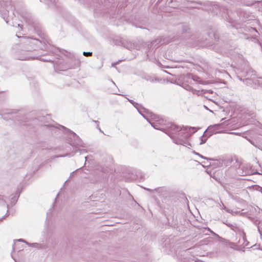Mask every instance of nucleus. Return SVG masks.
<instances>
[{
  "instance_id": "nucleus-1",
  "label": "nucleus",
  "mask_w": 262,
  "mask_h": 262,
  "mask_svg": "<svg viewBox=\"0 0 262 262\" xmlns=\"http://www.w3.org/2000/svg\"><path fill=\"white\" fill-rule=\"evenodd\" d=\"M196 154L200 156L202 158L214 161V165L217 167H227L231 166L226 171L227 176L231 177L238 173L237 170L240 167V163L237 160L233 159L228 157H222L219 159H213L203 157L199 153H196Z\"/></svg>"
},
{
  "instance_id": "nucleus-2",
  "label": "nucleus",
  "mask_w": 262,
  "mask_h": 262,
  "mask_svg": "<svg viewBox=\"0 0 262 262\" xmlns=\"http://www.w3.org/2000/svg\"><path fill=\"white\" fill-rule=\"evenodd\" d=\"M233 243H230L231 248L237 250H240L247 246L249 242L246 239L245 233L242 230H239L236 234V237L233 239Z\"/></svg>"
},
{
  "instance_id": "nucleus-3",
  "label": "nucleus",
  "mask_w": 262,
  "mask_h": 262,
  "mask_svg": "<svg viewBox=\"0 0 262 262\" xmlns=\"http://www.w3.org/2000/svg\"><path fill=\"white\" fill-rule=\"evenodd\" d=\"M169 130L171 132L172 134H175L177 132H180L182 131V133L186 134L185 136V137H188L191 135V133H190L189 132L191 129L194 130L192 133H195L196 131L195 127H181L178 125H177L174 124L170 123L169 124V126H168Z\"/></svg>"
},
{
  "instance_id": "nucleus-4",
  "label": "nucleus",
  "mask_w": 262,
  "mask_h": 262,
  "mask_svg": "<svg viewBox=\"0 0 262 262\" xmlns=\"http://www.w3.org/2000/svg\"><path fill=\"white\" fill-rule=\"evenodd\" d=\"M17 58L20 60H29L33 59H38L43 61L52 62L50 59H46L39 58V57H35L30 55V53L26 51H22L17 55Z\"/></svg>"
},
{
  "instance_id": "nucleus-5",
  "label": "nucleus",
  "mask_w": 262,
  "mask_h": 262,
  "mask_svg": "<svg viewBox=\"0 0 262 262\" xmlns=\"http://www.w3.org/2000/svg\"><path fill=\"white\" fill-rule=\"evenodd\" d=\"M254 71L250 69V68L248 66H246V71H242L241 70H238L237 74H240V75H237V78L240 81H243L244 82H245L246 84L248 85L251 83V79L249 78H246L245 80L243 79L242 77H245L248 75H253Z\"/></svg>"
},
{
  "instance_id": "nucleus-6",
  "label": "nucleus",
  "mask_w": 262,
  "mask_h": 262,
  "mask_svg": "<svg viewBox=\"0 0 262 262\" xmlns=\"http://www.w3.org/2000/svg\"><path fill=\"white\" fill-rule=\"evenodd\" d=\"M221 125V124H214L213 125H210L209 126L207 129L205 130L204 134L201 136L200 139L201 140L200 144H203L205 143L207 140V138H205V134L207 132H208L207 134H209V136H211L213 134L219 133L220 132H218L217 130L219 129V126Z\"/></svg>"
},
{
  "instance_id": "nucleus-7",
  "label": "nucleus",
  "mask_w": 262,
  "mask_h": 262,
  "mask_svg": "<svg viewBox=\"0 0 262 262\" xmlns=\"http://www.w3.org/2000/svg\"><path fill=\"white\" fill-rule=\"evenodd\" d=\"M137 109L141 115H142L145 119H146L148 122H149V119L148 118L147 116H146L144 114V113H146L147 114L149 115V117H150L152 119L155 120V121H158L157 119L159 118V117L156 115L153 114L148 110L142 107L141 105H140L139 107H137Z\"/></svg>"
},
{
  "instance_id": "nucleus-8",
  "label": "nucleus",
  "mask_w": 262,
  "mask_h": 262,
  "mask_svg": "<svg viewBox=\"0 0 262 262\" xmlns=\"http://www.w3.org/2000/svg\"><path fill=\"white\" fill-rule=\"evenodd\" d=\"M124 46L129 50L133 49L140 50L141 48V45L139 43V42H126V43H124Z\"/></svg>"
},
{
  "instance_id": "nucleus-9",
  "label": "nucleus",
  "mask_w": 262,
  "mask_h": 262,
  "mask_svg": "<svg viewBox=\"0 0 262 262\" xmlns=\"http://www.w3.org/2000/svg\"><path fill=\"white\" fill-rule=\"evenodd\" d=\"M0 13L2 15V17L5 19V21L8 24L9 22V19L8 17V11L6 10L1 9Z\"/></svg>"
},
{
  "instance_id": "nucleus-10",
  "label": "nucleus",
  "mask_w": 262,
  "mask_h": 262,
  "mask_svg": "<svg viewBox=\"0 0 262 262\" xmlns=\"http://www.w3.org/2000/svg\"><path fill=\"white\" fill-rule=\"evenodd\" d=\"M171 138H172L173 139V141L175 144L183 145L185 146H187L186 145H190V144L189 143H188L187 142V141H184V140H181V139H178V138L174 139L172 137H171Z\"/></svg>"
},
{
  "instance_id": "nucleus-11",
  "label": "nucleus",
  "mask_w": 262,
  "mask_h": 262,
  "mask_svg": "<svg viewBox=\"0 0 262 262\" xmlns=\"http://www.w3.org/2000/svg\"><path fill=\"white\" fill-rule=\"evenodd\" d=\"M224 223L236 232H237L239 230H240V229L236 226L235 224H233L228 222V221H226V222H224Z\"/></svg>"
},
{
  "instance_id": "nucleus-12",
  "label": "nucleus",
  "mask_w": 262,
  "mask_h": 262,
  "mask_svg": "<svg viewBox=\"0 0 262 262\" xmlns=\"http://www.w3.org/2000/svg\"><path fill=\"white\" fill-rule=\"evenodd\" d=\"M7 197L0 194V203L5 204L7 202Z\"/></svg>"
},
{
  "instance_id": "nucleus-13",
  "label": "nucleus",
  "mask_w": 262,
  "mask_h": 262,
  "mask_svg": "<svg viewBox=\"0 0 262 262\" xmlns=\"http://www.w3.org/2000/svg\"><path fill=\"white\" fill-rule=\"evenodd\" d=\"M128 101L136 108L139 107L141 105L134 102L133 100L128 99Z\"/></svg>"
},
{
  "instance_id": "nucleus-14",
  "label": "nucleus",
  "mask_w": 262,
  "mask_h": 262,
  "mask_svg": "<svg viewBox=\"0 0 262 262\" xmlns=\"http://www.w3.org/2000/svg\"><path fill=\"white\" fill-rule=\"evenodd\" d=\"M12 114V113L11 112H6L4 114V115H2V114H0V115L2 116V118H3L4 120H8V119L7 118V117L6 116V115H11Z\"/></svg>"
},
{
  "instance_id": "nucleus-15",
  "label": "nucleus",
  "mask_w": 262,
  "mask_h": 262,
  "mask_svg": "<svg viewBox=\"0 0 262 262\" xmlns=\"http://www.w3.org/2000/svg\"><path fill=\"white\" fill-rule=\"evenodd\" d=\"M149 122L150 123V124L151 125V126H152L154 128H156V129H160H160H161L160 128H159V127H158V125H157L156 124H155V123H151V122H150V121H149Z\"/></svg>"
},
{
  "instance_id": "nucleus-16",
  "label": "nucleus",
  "mask_w": 262,
  "mask_h": 262,
  "mask_svg": "<svg viewBox=\"0 0 262 262\" xmlns=\"http://www.w3.org/2000/svg\"><path fill=\"white\" fill-rule=\"evenodd\" d=\"M83 55L85 56H90L92 55V52H83Z\"/></svg>"
},
{
  "instance_id": "nucleus-17",
  "label": "nucleus",
  "mask_w": 262,
  "mask_h": 262,
  "mask_svg": "<svg viewBox=\"0 0 262 262\" xmlns=\"http://www.w3.org/2000/svg\"><path fill=\"white\" fill-rule=\"evenodd\" d=\"M29 246H31L33 247H36V248H39V244H37V243H33V244H30L29 245Z\"/></svg>"
},
{
  "instance_id": "nucleus-18",
  "label": "nucleus",
  "mask_w": 262,
  "mask_h": 262,
  "mask_svg": "<svg viewBox=\"0 0 262 262\" xmlns=\"http://www.w3.org/2000/svg\"><path fill=\"white\" fill-rule=\"evenodd\" d=\"M208 230L213 235L215 236L217 238L220 237V236L218 234H217L216 233H215V232H214L213 231L211 230L210 229H209Z\"/></svg>"
},
{
  "instance_id": "nucleus-19",
  "label": "nucleus",
  "mask_w": 262,
  "mask_h": 262,
  "mask_svg": "<svg viewBox=\"0 0 262 262\" xmlns=\"http://www.w3.org/2000/svg\"><path fill=\"white\" fill-rule=\"evenodd\" d=\"M184 88L188 91H191L192 89V88L188 85H186Z\"/></svg>"
},
{
  "instance_id": "nucleus-20",
  "label": "nucleus",
  "mask_w": 262,
  "mask_h": 262,
  "mask_svg": "<svg viewBox=\"0 0 262 262\" xmlns=\"http://www.w3.org/2000/svg\"><path fill=\"white\" fill-rule=\"evenodd\" d=\"M56 1L57 0H43V1H45V2H46L49 1V2H50L51 3H55L56 2ZM40 1L42 2V0H40Z\"/></svg>"
},
{
  "instance_id": "nucleus-21",
  "label": "nucleus",
  "mask_w": 262,
  "mask_h": 262,
  "mask_svg": "<svg viewBox=\"0 0 262 262\" xmlns=\"http://www.w3.org/2000/svg\"><path fill=\"white\" fill-rule=\"evenodd\" d=\"M219 239V241L221 242H222V243H225V241H226V239H225V238H223L221 237L220 236V237H218Z\"/></svg>"
},
{
  "instance_id": "nucleus-22",
  "label": "nucleus",
  "mask_w": 262,
  "mask_h": 262,
  "mask_svg": "<svg viewBox=\"0 0 262 262\" xmlns=\"http://www.w3.org/2000/svg\"><path fill=\"white\" fill-rule=\"evenodd\" d=\"M16 25H17V26L18 27H19L21 29H22V25H20V24H14V23H12V25L13 26H16Z\"/></svg>"
},
{
  "instance_id": "nucleus-23",
  "label": "nucleus",
  "mask_w": 262,
  "mask_h": 262,
  "mask_svg": "<svg viewBox=\"0 0 262 262\" xmlns=\"http://www.w3.org/2000/svg\"><path fill=\"white\" fill-rule=\"evenodd\" d=\"M18 241L22 242L25 243L27 245H29V243H28L27 242H26V241H25L23 239H18Z\"/></svg>"
},
{
  "instance_id": "nucleus-24",
  "label": "nucleus",
  "mask_w": 262,
  "mask_h": 262,
  "mask_svg": "<svg viewBox=\"0 0 262 262\" xmlns=\"http://www.w3.org/2000/svg\"><path fill=\"white\" fill-rule=\"evenodd\" d=\"M230 243H231L230 242H229L228 240H227L226 239V241L225 242V243H228L230 245V247L232 246V247H233V246H232L230 244Z\"/></svg>"
},
{
  "instance_id": "nucleus-25",
  "label": "nucleus",
  "mask_w": 262,
  "mask_h": 262,
  "mask_svg": "<svg viewBox=\"0 0 262 262\" xmlns=\"http://www.w3.org/2000/svg\"><path fill=\"white\" fill-rule=\"evenodd\" d=\"M230 243H231L230 242H229L228 240H227L226 239V241L225 242V243H228L230 245V247L232 246V247H233V246H232L230 244Z\"/></svg>"
},
{
  "instance_id": "nucleus-26",
  "label": "nucleus",
  "mask_w": 262,
  "mask_h": 262,
  "mask_svg": "<svg viewBox=\"0 0 262 262\" xmlns=\"http://www.w3.org/2000/svg\"><path fill=\"white\" fill-rule=\"evenodd\" d=\"M230 134H233V135H239V133H236L234 132H231L230 133Z\"/></svg>"
},
{
  "instance_id": "nucleus-27",
  "label": "nucleus",
  "mask_w": 262,
  "mask_h": 262,
  "mask_svg": "<svg viewBox=\"0 0 262 262\" xmlns=\"http://www.w3.org/2000/svg\"><path fill=\"white\" fill-rule=\"evenodd\" d=\"M144 189H146V190H148V191H150V192H152V191H153V190H151V189H149V188H144Z\"/></svg>"
},
{
  "instance_id": "nucleus-28",
  "label": "nucleus",
  "mask_w": 262,
  "mask_h": 262,
  "mask_svg": "<svg viewBox=\"0 0 262 262\" xmlns=\"http://www.w3.org/2000/svg\"><path fill=\"white\" fill-rule=\"evenodd\" d=\"M97 128H98L101 132L103 133V132L101 130L100 128L99 127L98 124L97 125Z\"/></svg>"
},
{
  "instance_id": "nucleus-29",
  "label": "nucleus",
  "mask_w": 262,
  "mask_h": 262,
  "mask_svg": "<svg viewBox=\"0 0 262 262\" xmlns=\"http://www.w3.org/2000/svg\"><path fill=\"white\" fill-rule=\"evenodd\" d=\"M222 205H223V206H222V209H226V207L224 206V204H223Z\"/></svg>"
},
{
  "instance_id": "nucleus-30",
  "label": "nucleus",
  "mask_w": 262,
  "mask_h": 262,
  "mask_svg": "<svg viewBox=\"0 0 262 262\" xmlns=\"http://www.w3.org/2000/svg\"><path fill=\"white\" fill-rule=\"evenodd\" d=\"M259 190L262 193V188L261 187H259Z\"/></svg>"
},
{
  "instance_id": "nucleus-31",
  "label": "nucleus",
  "mask_w": 262,
  "mask_h": 262,
  "mask_svg": "<svg viewBox=\"0 0 262 262\" xmlns=\"http://www.w3.org/2000/svg\"><path fill=\"white\" fill-rule=\"evenodd\" d=\"M72 134H73L74 136H76V135L75 134V133H74L73 132H72Z\"/></svg>"
},
{
  "instance_id": "nucleus-32",
  "label": "nucleus",
  "mask_w": 262,
  "mask_h": 262,
  "mask_svg": "<svg viewBox=\"0 0 262 262\" xmlns=\"http://www.w3.org/2000/svg\"><path fill=\"white\" fill-rule=\"evenodd\" d=\"M94 122H95V123H98L99 122L98 121H93Z\"/></svg>"
},
{
  "instance_id": "nucleus-33",
  "label": "nucleus",
  "mask_w": 262,
  "mask_h": 262,
  "mask_svg": "<svg viewBox=\"0 0 262 262\" xmlns=\"http://www.w3.org/2000/svg\"><path fill=\"white\" fill-rule=\"evenodd\" d=\"M60 127H62V128H64V126H61V125H60Z\"/></svg>"
}]
</instances>
